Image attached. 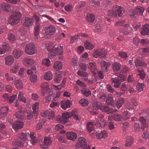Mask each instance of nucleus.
<instances>
[{
  "label": "nucleus",
  "instance_id": "obj_1",
  "mask_svg": "<svg viewBox=\"0 0 149 149\" xmlns=\"http://www.w3.org/2000/svg\"><path fill=\"white\" fill-rule=\"evenodd\" d=\"M124 13V10L123 8L118 6L115 5L113 6L112 10L107 12V15L109 18H117L122 17Z\"/></svg>",
  "mask_w": 149,
  "mask_h": 149
},
{
  "label": "nucleus",
  "instance_id": "obj_2",
  "mask_svg": "<svg viewBox=\"0 0 149 149\" xmlns=\"http://www.w3.org/2000/svg\"><path fill=\"white\" fill-rule=\"evenodd\" d=\"M22 17L21 13L16 11H13L8 20V23L12 25H15L19 22Z\"/></svg>",
  "mask_w": 149,
  "mask_h": 149
},
{
  "label": "nucleus",
  "instance_id": "obj_3",
  "mask_svg": "<svg viewBox=\"0 0 149 149\" xmlns=\"http://www.w3.org/2000/svg\"><path fill=\"white\" fill-rule=\"evenodd\" d=\"M125 20H120L117 22L115 24L116 26H123V28L119 29L120 33H122L125 35H127L130 31H132L133 29L130 26L129 24H125Z\"/></svg>",
  "mask_w": 149,
  "mask_h": 149
},
{
  "label": "nucleus",
  "instance_id": "obj_4",
  "mask_svg": "<svg viewBox=\"0 0 149 149\" xmlns=\"http://www.w3.org/2000/svg\"><path fill=\"white\" fill-rule=\"evenodd\" d=\"M77 149H80V148L84 147L83 149H90V146L89 145H87V142L86 139L83 137H79L78 142L75 146Z\"/></svg>",
  "mask_w": 149,
  "mask_h": 149
},
{
  "label": "nucleus",
  "instance_id": "obj_5",
  "mask_svg": "<svg viewBox=\"0 0 149 149\" xmlns=\"http://www.w3.org/2000/svg\"><path fill=\"white\" fill-rule=\"evenodd\" d=\"M25 50L26 53L29 55L35 54L37 52L35 44L31 43L27 44L26 46Z\"/></svg>",
  "mask_w": 149,
  "mask_h": 149
},
{
  "label": "nucleus",
  "instance_id": "obj_6",
  "mask_svg": "<svg viewBox=\"0 0 149 149\" xmlns=\"http://www.w3.org/2000/svg\"><path fill=\"white\" fill-rule=\"evenodd\" d=\"M106 53L104 49H100L95 51L93 53L94 57L97 58L99 56L101 58L103 57L106 56Z\"/></svg>",
  "mask_w": 149,
  "mask_h": 149
},
{
  "label": "nucleus",
  "instance_id": "obj_7",
  "mask_svg": "<svg viewBox=\"0 0 149 149\" xmlns=\"http://www.w3.org/2000/svg\"><path fill=\"white\" fill-rule=\"evenodd\" d=\"M12 126L15 130H17L22 129L24 124L23 122L16 121L12 123Z\"/></svg>",
  "mask_w": 149,
  "mask_h": 149
},
{
  "label": "nucleus",
  "instance_id": "obj_8",
  "mask_svg": "<svg viewBox=\"0 0 149 149\" xmlns=\"http://www.w3.org/2000/svg\"><path fill=\"white\" fill-rule=\"evenodd\" d=\"M100 109L102 112H107L108 113H112L118 111V110L116 109H110L108 106H102V105Z\"/></svg>",
  "mask_w": 149,
  "mask_h": 149
},
{
  "label": "nucleus",
  "instance_id": "obj_9",
  "mask_svg": "<svg viewBox=\"0 0 149 149\" xmlns=\"http://www.w3.org/2000/svg\"><path fill=\"white\" fill-rule=\"evenodd\" d=\"M111 81L112 82V85L115 87L118 88L120 87L121 81L118 77L112 78Z\"/></svg>",
  "mask_w": 149,
  "mask_h": 149
},
{
  "label": "nucleus",
  "instance_id": "obj_10",
  "mask_svg": "<svg viewBox=\"0 0 149 149\" xmlns=\"http://www.w3.org/2000/svg\"><path fill=\"white\" fill-rule=\"evenodd\" d=\"M67 139L72 141H74L77 138V134L72 132H67L66 134Z\"/></svg>",
  "mask_w": 149,
  "mask_h": 149
},
{
  "label": "nucleus",
  "instance_id": "obj_11",
  "mask_svg": "<svg viewBox=\"0 0 149 149\" xmlns=\"http://www.w3.org/2000/svg\"><path fill=\"white\" fill-rule=\"evenodd\" d=\"M0 6L3 11L8 12L11 10L12 6L6 3H2Z\"/></svg>",
  "mask_w": 149,
  "mask_h": 149
},
{
  "label": "nucleus",
  "instance_id": "obj_12",
  "mask_svg": "<svg viewBox=\"0 0 149 149\" xmlns=\"http://www.w3.org/2000/svg\"><path fill=\"white\" fill-rule=\"evenodd\" d=\"M24 20L23 23L24 26L28 27L32 26L33 24V19L28 17H26Z\"/></svg>",
  "mask_w": 149,
  "mask_h": 149
},
{
  "label": "nucleus",
  "instance_id": "obj_13",
  "mask_svg": "<svg viewBox=\"0 0 149 149\" xmlns=\"http://www.w3.org/2000/svg\"><path fill=\"white\" fill-rule=\"evenodd\" d=\"M70 102L69 100L61 101V107L64 110H66L70 106Z\"/></svg>",
  "mask_w": 149,
  "mask_h": 149
},
{
  "label": "nucleus",
  "instance_id": "obj_14",
  "mask_svg": "<svg viewBox=\"0 0 149 149\" xmlns=\"http://www.w3.org/2000/svg\"><path fill=\"white\" fill-rule=\"evenodd\" d=\"M88 67V68L91 70L94 75H95L97 74V70L95 64L93 62L89 63Z\"/></svg>",
  "mask_w": 149,
  "mask_h": 149
},
{
  "label": "nucleus",
  "instance_id": "obj_15",
  "mask_svg": "<svg viewBox=\"0 0 149 149\" xmlns=\"http://www.w3.org/2000/svg\"><path fill=\"white\" fill-rule=\"evenodd\" d=\"M56 30L55 27L53 25H50L47 28V38L48 36H51L54 34Z\"/></svg>",
  "mask_w": 149,
  "mask_h": 149
},
{
  "label": "nucleus",
  "instance_id": "obj_16",
  "mask_svg": "<svg viewBox=\"0 0 149 149\" xmlns=\"http://www.w3.org/2000/svg\"><path fill=\"white\" fill-rule=\"evenodd\" d=\"M107 135V132L105 130L101 131L100 132H97L96 133L97 137L99 139L106 137Z\"/></svg>",
  "mask_w": 149,
  "mask_h": 149
},
{
  "label": "nucleus",
  "instance_id": "obj_17",
  "mask_svg": "<svg viewBox=\"0 0 149 149\" xmlns=\"http://www.w3.org/2000/svg\"><path fill=\"white\" fill-rule=\"evenodd\" d=\"M141 33L143 36L149 34V24H145L142 29Z\"/></svg>",
  "mask_w": 149,
  "mask_h": 149
},
{
  "label": "nucleus",
  "instance_id": "obj_18",
  "mask_svg": "<svg viewBox=\"0 0 149 149\" xmlns=\"http://www.w3.org/2000/svg\"><path fill=\"white\" fill-rule=\"evenodd\" d=\"M94 123H95V125L96 126H100L103 127H104L106 124V121L103 119L100 120V122L99 120L95 119L94 121Z\"/></svg>",
  "mask_w": 149,
  "mask_h": 149
},
{
  "label": "nucleus",
  "instance_id": "obj_19",
  "mask_svg": "<svg viewBox=\"0 0 149 149\" xmlns=\"http://www.w3.org/2000/svg\"><path fill=\"white\" fill-rule=\"evenodd\" d=\"M5 63L7 65H10L12 64L14 62V58L12 55H9L6 58Z\"/></svg>",
  "mask_w": 149,
  "mask_h": 149
},
{
  "label": "nucleus",
  "instance_id": "obj_20",
  "mask_svg": "<svg viewBox=\"0 0 149 149\" xmlns=\"http://www.w3.org/2000/svg\"><path fill=\"white\" fill-rule=\"evenodd\" d=\"M123 116L120 114L116 113L112 116L108 117V119L109 120H111L112 118V119L116 121H119L121 120Z\"/></svg>",
  "mask_w": 149,
  "mask_h": 149
},
{
  "label": "nucleus",
  "instance_id": "obj_21",
  "mask_svg": "<svg viewBox=\"0 0 149 149\" xmlns=\"http://www.w3.org/2000/svg\"><path fill=\"white\" fill-rule=\"evenodd\" d=\"M13 54L16 58H18L23 54V52L19 49H15L13 52Z\"/></svg>",
  "mask_w": 149,
  "mask_h": 149
},
{
  "label": "nucleus",
  "instance_id": "obj_22",
  "mask_svg": "<svg viewBox=\"0 0 149 149\" xmlns=\"http://www.w3.org/2000/svg\"><path fill=\"white\" fill-rule=\"evenodd\" d=\"M34 62L33 59L28 58H25L23 60V63L25 65L28 66L32 65Z\"/></svg>",
  "mask_w": 149,
  "mask_h": 149
},
{
  "label": "nucleus",
  "instance_id": "obj_23",
  "mask_svg": "<svg viewBox=\"0 0 149 149\" xmlns=\"http://www.w3.org/2000/svg\"><path fill=\"white\" fill-rule=\"evenodd\" d=\"M101 65L102 69L103 72H107L108 70V67L109 64L108 63L104 61H102L101 62Z\"/></svg>",
  "mask_w": 149,
  "mask_h": 149
},
{
  "label": "nucleus",
  "instance_id": "obj_24",
  "mask_svg": "<svg viewBox=\"0 0 149 149\" xmlns=\"http://www.w3.org/2000/svg\"><path fill=\"white\" fill-rule=\"evenodd\" d=\"M140 54L143 57L147 56L149 53V48L141 49L140 50Z\"/></svg>",
  "mask_w": 149,
  "mask_h": 149
},
{
  "label": "nucleus",
  "instance_id": "obj_25",
  "mask_svg": "<svg viewBox=\"0 0 149 149\" xmlns=\"http://www.w3.org/2000/svg\"><path fill=\"white\" fill-rule=\"evenodd\" d=\"M15 85L16 88L18 90L23 88V84L22 81L20 79H15Z\"/></svg>",
  "mask_w": 149,
  "mask_h": 149
},
{
  "label": "nucleus",
  "instance_id": "obj_26",
  "mask_svg": "<svg viewBox=\"0 0 149 149\" xmlns=\"http://www.w3.org/2000/svg\"><path fill=\"white\" fill-rule=\"evenodd\" d=\"M63 64L62 63L59 61H56L54 63L53 65L54 68L56 70H58L62 69Z\"/></svg>",
  "mask_w": 149,
  "mask_h": 149
},
{
  "label": "nucleus",
  "instance_id": "obj_27",
  "mask_svg": "<svg viewBox=\"0 0 149 149\" xmlns=\"http://www.w3.org/2000/svg\"><path fill=\"white\" fill-rule=\"evenodd\" d=\"M62 115L64 119V123H67L68 122V119L71 116V113H64L62 114Z\"/></svg>",
  "mask_w": 149,
  "mask_h": 149
},
{
  "label": "nucleus",
  "instance_id": "obj_28",
  "mask_svg": "<svg viewBox=\"0 0 149 149\" xmlns=\"http://www.w3.org/2000/svg\"><path fill=\"white\" fill-rule=\"evenodd\" d=\"M16 118L19 119H24L25 117L24 116V112L22 111H19L16 112L15 114Z\"/></svg>",
  "mask_w": 149,
  "mask_h": 149
},
{
  "label": "nucleus",
  "instance_id": "obj_29",
  "mask_svg": "<svg viewBox=\"0 0 149 149\" xmlns=\"http://www.w3.org/2000/svg\"><path fill=\"white\" fill-rule=\"evenodd\" d=\"M63 49V46H59L56 48L53 51L56 55H61L62 54Z\"/></svg>",
  "mask_w": 149,
  "mask_h": 149
},
{
  "label": "nucleus",
  "instance_id": "obj_30",
  "mask_svg": "<svg viewBox=\"0 0 149 149\" xmlns=\"http://www.w3.org/2000/svg\"><path fill=\"white\" fill-rule=\"evenodd\" d=\"M40 87L42 88L41 91L42 95L43 96L45 95L47 92V83L45 82L41 84Z\"/></svg>",
  "mask_w": 149,
  "mask_h": 149
},
{
  "label": "nucleus",
  "instance_id": "obj_31",
  "mask_svg": "<svg viewBox=\"0 0 149 149\" xmlns=\"http://www.w3.org/2000/svg\"><path fill=\"white\" fill-rule=\"evenodd\" d=\"M121 68V65L119 63L115 62L112 65L113 70L115 71H118Z\"/></svg>",
  "mask_w": 149,
  "mask_h": 149
},
{
  "label": "nucleus",
  "instance_id": "obj_32",
  "mask_svg": "<svg viewBox=\"0 0 149 149\" xmlns=\"http://www.w3.org/2000/svg\"><path fill=\"white\" fill-rule=\"evenodd\" d=\"M127 54L123 52H120L119 53L118 58L122 60H125L127 58Z\"/></svg>",
  "mask_w": 149,
  "mask_h": 149
},
{
  "label": "nucleus",
  "instance_id": "obj_33",
  "mask_svg": "<svg viewBox=\"0 0 149 149\" xmlns=\"http://www.w3.org/2000/svg\"><path fill=\"white\" fill-rule=\"evenodd\" d=\"M144 11V8L142 7L138 6L136 7L135 10L137 15H141Z\"/></svg>",
  "mask_w": 149,
  "mask_h": 149
},
{
  "label": "nucleus",
  "instance_id": "obj_34",
  "mask_svg": "<svg viewBox=\"0 0 149 149\" xmlns=\"http://www.w3.org/2000/svg\"><path fill=\"white\" fill-rule=\"evenodd\" d=\"M133 140V139L132 137L130 136H127L125 142V146L128 147L131 145L132 144Z\"/></svg>",
  "mask_w": 149,
  "mask_h": 149
},
{
  "label": "nucleus",
  "instance_id": "obj_35",
  "mask_svg": "<svg viewBox=\"0 0 149 149\" xmlns=\"http://www.w3.org/2000/svg\"><path fill=\"white\" fill-rule=\"evenodd\" d=\"M87 19L89 22L93 23L95 19V16L93 14H88L87 16Z\"/></svg>",
  "mask_w": 149,
  "mask_h": 149
},
{
  "label": "nucleus",
  "instance_id": "obj_36",
  "mask_svg": "<svg viewBox=\"0 0 149 149\" xmlns=\"http://www.w3.org/2000/svg\"><path fill=\"white\" fill-rule=\"evenodd\" d=\"M101 106L102 104L101 102L97 101L94 102L93 105V107L94 109L97 110L99 109H100Z\"/></svg>",
  "mask_w": 149,
  "mask_h": 149
},
{
  "label": "nucleus",
  "instance_id": "obj_37",
  "mask_svg": "<svg viewBox=\"0 0 149 149\" xmlns=\"http://www.w3.org/2000/svg\"><path fill=\"white\" fill-rule=\"evenodd\" d=\"M20 66L18 63H16L13 68L10 70V72L13 73H16L18 71Z\"/></svg>",
  "mask_w": 149,
  "mask_h": 149
},
{
  "label": "nucleus",
  "instance_id": "obj_38",
  "mask_svg": "<svg viewBox=\"0 0 149 149\" xmlns=\"http://www.w3.org/2000/svg\"><path fill=\"white\" fill-rule=\"evenodd\" d=\"M139 121L143 125V130L145 128H147L148 127V125L146 124V121L143 117H141L139 118Z\"/></svg>",
  "mask_w": 149,
  "mask_h": 149
},
{
  "label": "nucleus",
  "instance_id": "obj_39",
  "mask_svg": "<svg viewBox=\"0 0 149 149\" xmlns=\"http://www.w3.org/2000/svg\"><path fill=\"white\" fill-rule=\"evenodd\" d=\"M85 48L91 50L94 48V46L88 41H86L84 43Z\"/></svg>",
  "mask_w": 149,
  "mask_h": 149
},
{
  "label": "nucleus",
  "instance_id": "obj_40",
  "mask_svg": "<svg viewBox=\"0 0 149 149\" xmlns=\"http://www.w3.org/2000/svg\"><path fill=\"white\" fill-rule=\"evenodd\" d=\"M13 144L17 147H22L24 146V144L22 143V141L17 139L13 141Z\"/></svg>",
  "mask_w": 149,
  "mask_h": 149
},
{
  "label": "nucleus",
  "instance_id": "obj_41",
  "mask_svg": "<svg viewBox=\"0 0 149 149\" xmlns=\"http://www.w3.org/2000/svg\"><path fill=\"white\" fill-rule=\"evenodd\" d=\"M81 93L86 96H88L91 94L90 90L86 88H84L81 90Z\"/></svg>",
  "mask_w": 149,
  "mask_h": 149
},
{
  "label": "nucleus",
  "instance_id": "obj_42",
  "mask_svg": "<svg viewBox=\"0 0 149 149\" xmlns=\"http://www.w3.org/2000/svg\"><path fill=\"white\" fill-rule=\"evenodd\" d=\"M135 64L136 66L143 67L146 66V63L140 61L139 59H136L135 61Z\"/></svg>",
  "mask_w": 149,
  "mask_h": 149
},
{
  "label": "nucleus",
  "instance_id": "obj_43",
  "mask_svg": "<svg viewBox=\"0 0 149 149\" xmlns=\"http://www.w3.org/2000/svg\"><path fill=\"white\" fill-rule=\"evenodd\" d=\"M137 71L139 72L138 75L140 76V78L141 79H144L146 75L144 71L142 69H138Z\"/></svg>",
  "mask_w": 149,
  "mask_h": 149
},
{
  "label": "nucleus",
  "instance_id": "obj_44",
  "mask_svg": "<svg viewBox=\"0 0 149 149\" xmlns=\"http://www.w3.org/2000/svg\"><path fill=\"white\" fill-rule=\"evenodd\" d=\"M124 103V100L123 98L119 99L116 103V106L118 108H120L122 106Z\"/></svg>",
  "mask_w": 149,
  "mask_h": 149
},
{
  "label": "nucleus",
  "instance_id": "obj_45",
  "mask_svg": "<svg viewBox=\"0 0 149 149\" xmlns=\"http://www.w3.org/2000/svg\"><path fill=\"white\" fill-rule=\"evenodd\" d=\"M5 52L9 51L10 49V47L9 45L6 42H3L2 45V47H1Z\"/></svg>",
  "mask_w": 149,
  "mask_h": 149
},
{
  "label": "nucleus",
  "instance_id": "obj_46",
  "mask_svg": "<svg viewBox=\"0 0 149 149\" xmlns=\"http://www.w3.org/2000/svg\"><path fill=\"white\" fill-rule=\"evenodd\" d=\"M39 109V104L38 103H36L35 104H33L32 106V109L33 112L34 114L36 113Z\"/></svg>",
  "mask_w": 149,
  "mask_h": 149
},
{
  "label": "nucleus",
  "instance_id": "obj_47",
  "mask_svg": "<svg viewBox=\"0 0 149 149\" xmlns=\"http://www.w3.org/2000/svg\"><path fill=\"white\" fill-rule=\"evenodd\" d=\"M62 76L60 74H57L55 77L54 79V81L55 82L59 83L61 80Z\"/></svg>",
  "mask_w": 149,
  "mask_h": 149
},
{
  "label": "nucleus",
  "instance_id": "obj_48",
  "mask_svg": "<svg viewBox=\"0 0 149 149\" xmlns=\"http://www.w3.org/2000/svg\"><path fill=\"white\" fill-rule=\"evenodd\" d=\"M23 98V93H21V92H19V95L17 100H20L22 102H24V103H26V99L24 98Z\"/></svg>",
  "mask_w": 149,
  "mask_h": 149
},
{
  "label": "nucleus",
  "instance_id": "obj_49",
  "mask_svg": "<svg viewBox=\"0 0 149 149\" xmlns=\"http://www.w3.org/2000/svg\"><path fill=\"white\" fill-rule=\"evenodd\" d=\"M79 103L83 106H86L88 105V102L86 99H82L79 100Z\"/></svg>",
  "mask_w": 149,
  "mask_h": 149
},
{
  "label": "nucleus",
  "instance_id": "obj_50",
  "mask_svg": "<svg viewBox=\"0 0 149 149\" xmlns=\"http://www.w3.org/2000/svg\"><path fill=\"white\" fill-rule=\"evenodd\" d=\"M144 87V84H143L139 83L136 86L137 90L138 92H140L143 90Z\"/></svg>",
  "mask_w": 149,
  "mask_h": 149
},
{
  "label": "nucleus",
  "instance_id": "obj_51",
  "mask_svg": "<svg viewBox=\"0 0 149 149\" xmlns=\"http://www.w3.org/2000/svg\"><path fill=\"white\" fill-rule=\"evenodd\" d=\"M87 128L89 132H91L93 130V125L91 122H89L87 124Z\"/></svg>",
  "mask_w": 149,
  "mask_h": 149
},
{
  "label": "nucleus",
  "instance_id": "obj_52",
  "mask_svg": "<svg viewBox=\"0 0 149 149\" xmlns=\"http://www.w3.org/2000/svg\"><path fill=\"white\" fill-rule=\"evenodd\" d=\"M107 104L110 105H111L113 104V98L109 95L106 100Z\"/></svg>",
  "mask_w": 149,
  "mask_h": 149
},
{
  "label": "nucleus",
  "instance_id": "obj_53",
  "mask_svg": "<svg viewBox=\"0 0 149 149\" xmlns=\"http://www.w3.org/2000/svg\"><path fill=\"white\" fill-rule=\"evenodd\" d=\"M73 116L74 119L76 120H79L80 119V116L74 111H72L71 112V116Z\"/></svg>",
  "mask_w": 149,
  "mask_h": 149
},
{
  "label": "nucleus",
  "instance_id": "obj_54",
  "mask_svg": "<svg viewBox=\"0 0 149 149\" xmlns=\"http://www.w3.org/2000/svg\"><path fill=\"white\" fill-rule=\"evenodd\" d=\"M40 24L36 25V26L34 28L35 32L34 35L35 36H37L38 38V35L39 34L40 31Z\"/></svg>",
  "mask_w": 149,
  "mask_h": 149
},
{
  "label": "nucleus",
  "instance_id": "obj_55",
  "mask_svg": "<svg viewBox=\"0 0 149 149\" xmlns=\"http://www.w3.org/2000/svg\"><path fill=\"white\" fill-rule=\"evenodd\" d=\"M8 39L9 41L11 43H14L15 40V37L13 33H10L8 35Z\"/></svg>",
  "mask_w": 149,
  "mask_h": 149
},
{
  "label": "nucleus",
  "instance_id": "obj_56",
  "mask_svg": "<svg viewBox=\"0 0 149 149\" xmlns=\"http://www.w3.org/2000/svg\"><path fill=\"white\" fill-rule=\"evenodd\" d=\"M9 110L8 107L3 106L1 108L0 112L2 114H6L8 113Z\"/></svg>",
  "mask_w": 149,
  "mask_h": 149
},
{
  "label": "nucleus",
  "instance_id": "obj_57",
  "mask_svg": "<svg viewBox=\"0 0 149 149\" xmlns=\"http://www.w3.org/2000/svg\"><path fill=\"white\" fill-rule=\"evenodd\" d=\"M77 74L79 76L82 77H88V74L86 72H84L81 70H79L77 72Z\"/></svg>",
  "mask_w": 149,
  "mask_h": 149
},
{
  "label": "nucleus",
  "instance_id": "obj_58",
  "mask_svg": "<svg viewBox=\"0 0 149 149\" xmlns=\"http://www.w3.org/2000/svg\"><path fill=\"white\" fill-rule=\"evenodd\" d=\"M42 140L41 143H40V145L42 148H47V136H45L44 139V143H43Z\"/></svg>",
  "mask_w": 149,
  "mask_h": 149
},
{
  "label": "nucleus",
  "instance_id": "obj_59",
  "mask_svg": "<svg viewBox=\"0 0 149 149\" xmlns=\"http://www.w3.org/2000/svg\"><path fill=\"white\" fill-rule=\"evenodd\" d=\"M73 7L72 5L69 4L66 6L65 7V9L68 12L72 11L73 9Z\"/></svg>",
  "mask_w": 149,
  "mask_h": 149
},
{
  "label": "nucleus",
  "instance_id": "obj_60",
  "mask_svg": "<svg viewBox=\"0 0 149 149\" xmlns=\"http://www.w3.org/2000/svg\"><path fill=\"white\" fill-rule=\"evenodd\" d=\"M77 84L78 85L82 88L86 87V86L85 83L79 80H77Z\"/></svg>",
  "mask_w": 149,
  "mask_h": 149
},
{
  "label": "nucleus",
  "instance_id": "obj_61",
  "mask_svg": "<svg viewBox=\"0 0 149 149\" xmlns=\"http://www.w3.org/2000/svg\"><path fill=\"white\" fill-rule=\"evenodd\" d=\"M37 76L36 75H33L30 77V80L33 82L35 83L37 81Z\"/></svg>",
  "mask_w": 149,
  "mask_h": 149
},
{
  "label": "nucleus",
  "instance_id": "obj_62",
  "mask_svg": "<svg viewBox=\"0 0 149 149\" xmlns=\"http://www.w3.org/2000/svg\"><path fill=\"white\" fill-rule=\"evenodd\" d=\"M56 120L59 123H64V119L63 116H58L56 118Z\"/></svg>",
  "mask_w": 149,
  "mask_h": 149
},
{
  "label": "nucleus",
  "instance_id": "obj_63",
  "mask_svg": "<svg viewBox=\"0 0 149 149\" xmlns=\"http://www.w3.org/2000/svg\"><path fill=\"white\" fill-rule=\"evenodd\" d=\"M123 116L124 120H127L129 118L130 116L127 111H125L123 113Z\"/></svg>",
  "mask_w": 149,
  "mask_h": 149
},
{
  "label": "nucleus",
  "instance_id": "obj_64",
  "mask_svg": "<svg viewBox=\"0 0 149 149\" xmlns=\"http://www.w3.org/2000/svg\"><path fill=\"white\" fill-rule=\"evenodd\" d=\"M123 127L125 128H130L131 127L132 125L127 122H124L123 124Z\"/></svg>",
  "mask_w": 149,
  "mask_h": 149
}]
</instances>
